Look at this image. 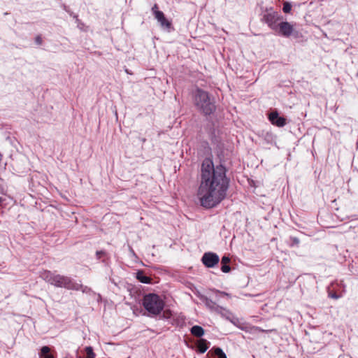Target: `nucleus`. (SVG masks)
I'll list each match as a JSON object with an SVG mask.
<instances>
[{
    "label": "nucleus",
    "instance_id": "f257e3e1",
    "mask_svg": "<svg viewBox=\"0 0 358 358\" xmlns=\"http://www.w3.org/2000/svg\"><path fill=\"white\" fill-rule=\"evenodd\" d=\"M230 179L222 164L214 166L213 159L205 158L201 165L197 196L201 206L213 208L225 199Z\"/></svg>",
    "mask_w": 358,
    "mask_h": 358
},
{
    "label": "nucleus",
    "instance_id": "f03ea898",
    "mask_svg": "<svg viewBox=\"0 0 358 358\" xmlns=\"http://www.w3.org/2000/svg\"><path fill=\"white\" fill-rule=\"evenodd\" d=\"M40 277L45 282L57 287L78 291L80 287L71 278L56 274L50 271H43L41 273Z\"/></svg>",
    "mask_w": 358,
    "mask_h": 358
},
{
    "label": "nucleus",
    "instance_id": "7ed1b4c3",
    "mask_svg": "<svg viewBox=\"0 0 358 358\" xmlns=\"http://www.w3.org/2000/svg\"><path fill=\"white\" fill-rule=\"evenodd\" d=\"M194 101L197 109L204 115H210L216 110L215 103L210 99L209 93L202 89L196 90Z\"/></svg>",
    "mask_w": 358,
    "mask_h": 358
},
{
    "label": "nucleus",
    "instance_id": "20e7f679",
    "mask_svg": "<svg viewBox=\"0 0 358 358\" xmlns=\"http://www.w3.org/2000/svg\"><path fill=\"white\" fill-rule=\"evenodd\" d=\"M142 303L150 316L159 315L164 308V301L158 294L154 293L145 294L143 298Z\"/></svg>",
    "mask_w": 358,
    "mask_h": 358
},
{
    "label": "nucleus",
    "instance_id": "39448f33",
    "mask_svg": "<svg viewBox=\"0 0 358 358\" xmlns=\"http://www.w3.org/2000/svg\"><path fill=\"white\" fill-rule=\"evenodd\" d=\"M274 31L285 38L293 36L295 38H298L301 35L299 31L296 30L292 24L282 20L279 22L277 29Z\"/></svg>",
    "mask_w": 358,
    "mask_h": 358
},
{
    "label": "nucleus",
    "instance_id": "423d86ee",
    "mask_svg": "<svg viewBox=\"0 0 358 358\" xmlns=\"http://www.w3.org/2000/svg\"><path fill=\"white\" fill-rule=\"evenodd\" d=\"M283 20L282 15L276 11L266 10L262 17V21L264 22L269 28L275 31L279 22Z\"/></svg>",
    "mask_w": 358,
    "mask_h": 358
},
{
    "label": "nucleus",
    "instance_id": "0eeeda50",
    "mask_svg": "<svg viewBox=\"0 0 358 358\" xmlns=\"http://www.w3.org/2000/svg\"><path fill=\"white\" fill-rule=\"evenodd\" d=\"M219 256L212 252H205L201 257L202 263L207 268L215 267L219 263Z\"/></svg>",
    "mask_w": 358,
    "mask_h": 358
},
{
    "label": "nucleus",
    "instance_id": "6e6552de",
    "mask_svg": "<svg viewBox=\"0 0 358 358\" xmlns=\"http://www.w3.org/2000/svg\"><path fill=\"white\" fill-rule=\"evenodd\" d=\"M234 324L238 329L250 334H256L257 332H272L275 331V329L265 330L259 327L251 326L246 323H241L238 321L237 322H233Z\"/></svg>",
    "mask_w": 358,
    "mask_h": 358
},
{
    "label": "nucleus",
    "instance_id": "1a4fd4ad",
    "mask_svg": "<svg viewBox=\"0 0 358 358\" xmlns=\"http://www.w3.org/2000/svg\"><path fill=\"white\" fill-rule=\"evenodd\" d=\"M268 120L273 125L278 127H282L287 124L286 118L280 116L277 110H273L268 114Z\"/></svg>",
    "mask_w": 358,
    "mask_h": 358
},
{
    "label": "nucleus",
    "instance_id": "9d476101",
    "mask_svg": "<svg viewBox=\"0 0 358 358\" xmlns=\"http://www.w3.org/2000/svg\"><path fill=\"white\" fill-rule=\"evenodd\" d=\"M197 296L205 304V306L210 310L217 312V313H219L222 310H223V308L222 306L217 305L215 301L209 299L206 296L199 294H197Z\"/></svg>",
    "mask_w": 358,
    "mask_h": 358
},
{
    "label": "nucleus",
    "instance_id": "9b49d317",
    "mask_svg": "<svg viewBox=\"0 0 358 358\" xmlns=\"http://www.w3.org/2000/svg\"><path fill=\"white\" fill-rule=\"evenodd\" d=\"M155 19L158 21L162 29L169 31L172 28L171 22L166 18L163 12H157Z\"/></svg>",
    "mask_w": 358,
    "mask_h": 358
},
{
    "label": "nucleus",
    "instance_id": "f8f14e48",
    "mask_svg": "<svg viewBox=\"0 0 358 358\" xmlns=\"http://www.w3.org/2000/svg\"><path fill=\"white\" fill-rule=\"evenodd\" d=\"M210 346V342L203 338H200L196 343V350L200 354L206 352Z\"/></svg>",
    "mask_w": 358,
    "mask_h": 358
},
{
    "label": "nucleus",
    "instance_id": "ddd939ff",
    "mask_svg": "<svg viewBox=\"0 0 358 358\" xmlns=\"http://www.w3.org/2000/svg\"><path fill=\"white\" fill-rule=\"evenodd\" d=\"M136 279L142 283H144V284L151 283L152 279L150 277L145 275L143 271H142V270H139L136 272Z\"/></svg>",
    "mask_w": 358,
    "mask_h": 358
},
{
    "label": "nucleus",
    "instance_id": "4468645a",
    "mask_svg": "<svg viewBox=\"0 0 358 358\" xmlns=\"http://www.w3.org/2000/svg\"><path fill=\"white\" fill-rule=\"evenodd\" d=\"M230 258L227 256H223L221 259V271L223 273H229L231 271V267L229 265Z\"/></svg>",
    "mask_w": 358,
    "mask_h": 358
},
{
    "label": "nucleus",
    "instance_id": "2eb2a0df",
    "mask_svg": "<svg viewBox=\"0 0 358 358\" xmlns=\"http://www.w3.org/2000/svg\"><path fill=\"white\" fill-rule=\"evenodd\" d=\"M208 354H211L214 358H227L226 354L223 352V350L218 347L213 348L208 352Z\"/></svg>",
    "mask_w": 358,
    "mask_h": 358
},
{
    "label": "nucleus",
    "instance_id": "dca6fc26",
    "mask_svg": "<svg viewBox=\"0 0 358 358\" xmlns=\"http://www.w3.org/2000/svg\"><path fill=\"white\" fill-rule=\"evenodd\" d=\"M40 358H55L53 354L51 353L50 348L48 346H43L41 348L39 352Z\"/></svg>",
    "mask_w": 358,
    "mask_h": 358
},
{
    "label": "nucleus",
    "instance_id": "f3484780",
    "mask_svg": "<svg viewBox=\"0 0 358 358\" xmlns=\"http://www.w3.org/2000/svg\"><path fill=\"white\" fill-rule=\"evenodd\" d=\"M191 334L198 338H201L204 334V329L199 325H194L190 329Z\"/></svg>",
    "mask_w": 358,
    "mask_h": 358
},
{
    "label": "nucleus",
    "instance_id": "a211bd4d",
    "mask_svg": "<svg viewBox=\"0 0 358 358\" xmlns=\"http://www.w3.org/2000/svg\"><path fill=\"white\" fill-rule=\"evenodd\" d=\"M300 240L297 237L290 236L289 245L292 248H299Z\"/></svg>",
    "mask_w": 358,
    "mask_h": 358
},
{
    "label": "nucleus",
    "instance_id": "6ab92c4d",
    "mask_svg": "<svg viewBox=\"0 0 358 358\" xmlns=\"http://www.w3.org/2000/svg\"><path fill=\"white\" fill-rule=\"evenodd\" d=\"M85 352L87 354V357H89L90 358H94L95 354L93 351V348L91 346H87L85 348Z\"/></svg>",
    "mask_w": 358,
    "mask_h": 358
},
{
    "label": "nucleus",
    "instance_id": "aec40b11",
    "mask_svg": "<svg viewBox=\"0 0 358 358\" xmlns=\"http://www.w3.org/2000/svg\"><path fill=\"white\" fill-rule=\"evenodd\" d=\"M77 285L80 286L78 290H81L83 293L89 294L91 292H92V289L88 287L87 286H84L82 284L78 282Z\"/></svg>",
    "mask_w": 358,
    "mask_h": 358
},
{
    "label": "nucleus",
    "instance_id": "412c9836",
    "mask_svg": "<svg viewBox=\"0 0 358 358\" xmlns=\"http://www.w3.org/2000/svg\"><path fill=\"white\" fill-rule=\"evenodd\" d=\"M292 5L290 3L286 1L283 3L282 10L285 13H289L291 11Z\"/></svg>",
    "mask_w": 358,
    "mask_h": 358
},
{
    "label": "nucleus",
    "instance_id": "4be33fe9",
    "mask_svg": "<svg viewBox=\"0 0 358 358\" xmlns=\"http://www.w3.org/2000/svg\"><path fill=\"white\" fill-rule=\"evenodd\" d=\"M106 255V252L103 250L96 251V256L98 259Z\"/></svg>",
    "mask_w": 358,
    "mask_h": 358
},
{
    "label": "nucleus",
    "instance_id": "5701e85b",
    "mask_svg": "<svg viewBox=\"0 0 358 358\" xmlns=\"http://www.w3.org/2000/svg\"><path fill=\"white\" fill-rule=\"evenodd\" d=\"M65 10L69 13V15L76 19V22H80V20L78 19V16L76 14H74L73 12L68 10L66 6L64 7Z\"/></svg>",
    "mask_w": 358,
    "mask_h": 358
},
{
    "label": "nucleus",
    "instance_id": "b1692460",
    "mask_svg": "<svg viewBox=\"0 0 358 358\" xmlns=\"http://www.w3.org/2000/svg\"><path fill=\"white\" fill-rule=\"evenodd\" d=\"M212 291L215 293H216L217 294V296L219 295V296H229V294L224 292H221V291H219V290H217V289H212Z\"/></svg>",
    "mask_w": 358,
    "mask_h": 358
},
{
    "label": "nucleus",
    "instance_id": "393cba45",
    "mask_svg": "<svg viewBox=\"0 0 358 358\" xmlns=\"http://www.w3.org/2000/svg\"><path fill=\"white\" fill-rule=\"evenodd\" d=\"M152 12L155 16V17H156V13L157 12H161L160 10H158V6L157 4H154V6L152 7Z\"/></svg>",
    "mask_w": 358,
    "mask_h": 358
},
{
    "label": "nucleus",
    "instance_id": "a878e982",
    "mask_svg": "<svg viewBox=\"0 0 358 358\" xmlns=\"http://www.w3.org/2000/svg\"><path fill=\"white\" fill-rule=\"evenodd\" d=\"M35 43L38 45H41L43 43V39L40 35H38L35 38Z\"/></svg>",
    "mask_w": 358,
    "mask_h": 358
},
{
    "label": "nucleus",
    "instance_id": "bb28decb",
    "mask_svg": "<svg viewBox=\"0 0 358 358\" xmlns=\"http://www.w3.org/2000/svg\"><path fill=\"white\" fill-rule=\"evenodd\" d=\"M329 296L335 299H338L339 298V295H338L336 293H329Z\"/></svg>",
    "mask_w": 358,
    "mask_h": 358
},
{
    "label": "nucleus",
    "instance_id": "cd10ccee",
    "mask_svg": "<svg viewBox=\"0 0 358 358\" xmlns=\"http://www.w3.org/2000/svg\"><path fill=\"white\" fill-rule=\"evenodd\" d=\"M78 23V27H79L80 29H81V26L83 25V24L80 21V22H76Z\"/></svg>",
    "mask_w": 358,
    "mask_h": 358
},
{
    "label": "nucleus",
    "instance_id": "c85d7f7f",
    "mask_svg": "<svg viewBox=\"0 0 358 358\" xmlns=\"http://www.w3.org/2000/svg\"><path fill=\"white\" fill-rule=\"evenodd\" d=\"M2 201V198L0 197V203Z\"/></svg>",
    "mask_w": 358,
    "mask_h": 358
},
{
    "label": "nucleus",
    "instance_id": "c756f323",
    "mask_svg": "<svg viewBox=\"0 0 358 358\" xmlns=\"http://www.w3.org/2000/svg\"><path fill=\"white\" fill-rule=\"evenodd\" d=\"M64 358H66V357H64Z\"/></svg>",
    "mask_w": 358,
    "mask_h": 358
},
{
    "label": "nucleus",
    "instance_id": "7c9ffc66",
    "mask_svg": "<svg viewBox=\"0 0 358 358\" xmlns=\"http://www.w3.org/2000/svg\"><path fill=\"white\" fill-rule=\"evenodd\" d=\"M85 358V357H84Z\"/></svg>",
    "mask_w": 358,
    "mask_h": 358
}]
</instances>
